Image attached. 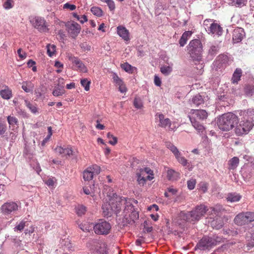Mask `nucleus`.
Instances as JSON below:
<instances>
[{
	"label": "nucleus",
	"instance_id": "f257e3e1",
	"mask_svg": "<svg viewBox=\"0 0 254 254\" xmlns=\"http://www.w3.org/2000/svg\"><path fill=\"white\" fill-rule=\"evenodd\" d=\"M113 196L115 198L110 199L109 203L102 204L104 216L109 217L114 213L120 216L123 210L121 215L123 216L122 222L124 226L134 224L139 218V213L133 205L132 199L125 197H118L116 193H113Z\"/></svg>",
	"mask_w": 254,
	"mask_h": 254
},
{
	"label": "nucleus",
	"instance_id": "f03ea898",
	"mask_svg": "<svg viewBox=\"0 0 254 254\" xmlns=\"http://www.w3.org/2000/svg\"><path fill=\"white\" fill-rule=\"evenodd\" d=\"M240 115L243 117L235 129V133L238 136L246 134L252 129L254 126V109L241 111Z\"/></svg>",
	"mask_w": 254,
	"mask_h": 254
},
{
	"label": "nucleus",
	"instance_id": "7ed1b4c3",
	"mask_svg": "<svg viewBox=\"0 0 254 254\" xmlns=\"http://www.w3.org/2000/svg\"><path fill=\"white\" fill-rule=\"evenodd\" d=\"M207 207L203 204L196 206L193 209L187 212H181L179 217L186 222H193L198 221L206 211Z\"/></svg>",
	"mask_w": 254,
	"mask_h": 254
},
{
	"label": "nucleus",
	"instance_id": "20e7f679",
	"mask_svg": "<svg viewBox=\"0 0 254 254\" xmlns=\"http://www.w3.org/2000/svg\"><path fill=\"white\" fill-rule=\"evenodd\" d=\"M239 123L238 117L232 113H227L221 116L217 120V125L220 129L229 131L236 127Z\"/></svg>",
	"mask_w": 254,
	"mask_h": 254
},
{
	"label": "nucleus",
	"instance_id": "39448f33",
	"mask_svg": "<svg viewBox=\"0 0 254 254\" xmlns=\"http://www.w3.org/2000/svg\"><path fill=\"white\" fill-rule=\"evenodd\" d=\"M208 116V114L204 110H194L190 111L189 115L190 120L192 126L197 130L199 133H203L204 127L199 122L205 120Z\"/></svg>",
	"mask_w": 254,
	"mask_h": 254
},
{
	"label": "nucleus",
	"instance_id": "423d86ee",
	"mask_svg": "<svg viewBox=\"0 0 254 254\" xmlns=\"http://www.w3.org/2000/svg\"><path fill=\"white\" fill-rule=\"evenodd\" d=\"M222 238L217 235L204 236L197 244L195 249L201 251L209 250L221 242Z\"/></svg>",
	"mask_w": 254,
	"mask_h": 254
},
{
	"label": "nucleus",
	"instance_id": "0eeeda50",
	"mask_svg": "<svg viewBox=\"0 0 254 254\" xmlns=\"http://www.w3.org/2000/svg\"><path fill=\"white\" fill-rule=\"evenodd\" d=\"M188 53L191 59L199 62L202 58V45L198 39H194L190 41L188 46Z\"/></svg>",
	"mask_w": 254,
	"mask_h": 254
},
{
	"label": "nucleus",
	"instance_id": "6e6552de",
	"mask_svg": "<svg viewBox=\"0 0 254 254\" xmlns=\"http://www.w3.org/2000/svg\"><path fill=\"white\" fill-rule=\"evenodd\" d=\"M234 223L238 226H243L254 221V212H246L239 213L234 220Z\"/></svg>",
	"mask_w": 254,
	"mask_h": 254
},
{
	"label": "nucleus",
	"instance_id": "1a4fd4ad",
	"mask_svg": "<svg viewBox=\"0 0 254 254\" xmlns=\"http://www.w3.org/2000/svg\"><path fill=\"white\" fill-rule=\"evenodd\" d=\"M111 229V224L104 220H100L93 226L95 233L98 235H107Z\"/></svg>",
	"mask_w": 254,
	"mask_h": 254
},
{
	"label": "nucleus",
	"instance_id": "9d476101",
	"mask_svg": "<svg viewBox=\"0 0 254 254\" xmlns=\"http://www.w3.org/2000/svg\"><path fill=\"white\" fill-rule=\"evenodd\" d=\"M220 206H216L215 207H211V212L216 215L215 217L211 222V225L213 228L219 229L223 226V222L222 218L218 216L219 211L221 209Z\"/></svg>",
	"mask_w": 254,
	"mask_h": 254
},
{
	"label": "nucleus",
	"instance_id": "9b49d317",
	"mask_svg": "<svg viewBox=\"0 0 254 254\" xmlns=\"http://www.w3.org/2000/svg\"><path fill=\"white\" fill-rule=\"evenodd\" d=\"M68 60L73 64L74 69L82 73H87L88 69L83 63L77 57L71 55L68 56Z\"/></svg>",
	"mask_w": 254,
	"mask_h": 254
},
{
	"label": "nucleus",
	"instance_id": "f8f14e48",
	"mask_svg": "<svg viewBox=\"0 0 254 254\" xmlns=\"http://www.w3.org/2000/svg\"><path fill=\"white\" fill-rule=\"evenodd\" d=\"M229 64V58L227 55H220L213 62L212 68L215 70L225 67Z\"/></svg>",
	"mask_w": 254,
	"mask_h": 254
},
{
	"label": "nucleus",
	"instance_id": "ddd939ff",
	"mask_svg": "<svg viewBox=\"0 0 254 254\" xmlns=\"http://www.w3.org/2000/svg\"><path fill=\"white\" fill-rule=\"evenodd\" d=\"M101 171L100 167L97 165H93L88 167L83 172V177L85 181L91 180L94 175H98Z\"/></svg>",
	"mask_w": 254,
	"mask_h": 254
},
{
	"label": "nucleus",
	"instance_id": "4468645a",
	"mask_svg": "<svg viewBox=\"0 0 254 254\" xmlns=\"http://www.w3.org/2000/svg\"><path fill=\"white\" fill-rule=\"evenodd\" d=\"M65 26L70 36L75 39L80 32V25L77 22L72 21L66 24Z\"/></svg>",
	"mask_w": 254,
	"mask_h": 254
},
{
	"label": "nucleus",
	"instance_id": "2eb2a0df",
	"mask_svg": "<svg viewBox=\"0 0 254 254\" xmlns=\"http://www.w3.org/2000/svg\"><path fill=\"white\" fill-rule=\"evenodd\" d=\"M18 209L17 204L13 201H8L1 206V210L4 215L12 214Z\"/></svg>",
	"mask_w": 254,
	"mask_h": 254
},
{
	"label": "nucleus",
	"instance_id": "dca6fc26",
	"mask_svg": "<svg viewBox=\"0 0 254 254\" xmlns=\"http://www.w3.org/2000/svg\"><path fill=\"white\" fill-rule=\"evenodd\" d=\"M33 24L34 27L41 32H47L48 31L46 21L43 17H36L33 21Z\"/></svg>",
	"mask_w": 254,
	"mask_h": 254
},
{
	"label": "nucleus",
	"instance_id": "f3484780",
	"mask_svg": "<svg viewBox=\"0 0 254 254\" xmlns=\"http://www.w3.org/2000/svg\"><path fill=\"white\" fill-rule=\"evenodd\" d=\"M245 36V32L243 28L236 27L232 32V40L234 43H238L242 41Z\"/></svg>",
	"mask_w": 254,
	"mask_h": 254
},
{
	"label": "nucleus",
	"instance_id": "a211bd4d",
	"mask_svg": "<svg viewBox=\"0 0 254 254\" xmlns=\"http://www.w3.org/2000/svg\"><path fill=\"white\" fill-rule=\"evenodd\" d=\"M117 34L125 42L129 41V31L123 25H119L117 27Z\"/></svg>",
	"mask_w": 254,
	"mask_h": 254
},
{
	"label": "nucleus",
	"instance_id": "6ab92c4d",
	"mask_svg": "<svg viewBox=\"0 0 254 254\" xmlns=\"http://www.w3.org/2000/svg\"><path fill=\"white\" fill-rule=\"evenodd\" d=\"M209 30L207 32L209 34L217 36L218 37L221 36L223 33L222 28L218 24L214 22L211 24V26L209 27Z\"/></svg>",
	"mask_w": 254,
	"mask_h": 254
},
{
	"label": "nucleus",
	"instance_id": "aec40b11",
	"mask_svg": "<svg viewBox=\"0 0 254 254\" xmlns=\"http://www.w3.org/2000/svg\"><path fill=\"white\" fill-rule=\"evenodd\" d=\"M156 120H159V126L162 127H166L169 126V127L171 126V121L169 118H165L164 116L162 114H157L156 115Z\"/></svg>",
	"mask_w": 254,
	"mask_h": 254
},
{
	"label": "nucleus",
	"instance_id": "412c9836",
	"mask_svg": "<svg viewBox=\"0 0 254 254\" xmlns=\"http://www.w3.org/2000/svg\"><path fill=\"white\" fill-rule=\"evenodd\" d=\"M242 176L245 181H250L254 176V166H251L247 167L243 173Z\"/></svg>",
	"mask_w": 254,
	"mask_h": 254
},
{
	"label": "nucleus",
	"instance_id": "4be33fe9",
	"mask_svg": "<svg viewBox=\"0 0 254 254\" xmlns=\"http://www.w3.org/2000/svg\"><path fill=\"white\" fill-rule=\"evenodd\" d=\"M0 95L2 99L8 100L12 97V90L8 86H5L0 90Z\"/></svg>",
	"mask_w": 254,
	"mask_h": 254
},
{
	"label": "nucleus",
	"instance_id": "5701e85b",
	"mask_svg": "<svg viewBox=\"0 0 254 254\" xmlns=\"http://www.w3.org/2000/svg\"><path fill=\"white\" fill-rule=\"evenodd\" d=\"M241 198L242 195L236 192L228 193L226 196L227 201L230 202H238Z\"/></svg>",
	"mask_w": 254,
	"mask_h": 254
},
{
	"label": "nucleus",
	"instance_id": "b1692460",
	"mask_svg": "<svg viewBox=\"0 0 254 254\" xmlns=\"http://www.w3.org/2000/svg\"><path fill=\"white\" fill-rule=\"evenodd\" d=\"M164 61L166 62V63L168 64V65H162L160 68V71L164 75H168L170 74L173 70L172 66L173 64L172 63L168 62V59L167 58V60L164 59Z\"/></svg>",
	"mask_w": 254,
	"mask_h": 254
},
{
	"label": "nucleus",
	"instance_id": "393cba45",
	"mask_svg": "<svg viewBox=\"0 0 254 254\" xmlns=\"http://www.w3.org/2000/svg\"><path fill=\"white\" fill-rule=\"evenodd\" d=\"M28 221L27 218H24L19 222H17L13 228L15 232H21L25 226H28Z\"/></svg>",
	"mask_w": 254,
	"mask_h": 254
},
{
	"label": "nucleus",
	"instance_id": "a878e982",
	"mask_svg": "<svg viewBox=\"0 0 254 254\" xmlns=\"http://www.w3.org/2000/svg\"><path fill=\"white\" fill-rule=\"evenodd\" d=\"M191 104L196 107H198L204 104V99L202 95L199 94L194 96L191 99Z\"/></svg>",
	"mask_w": 254,
	"mask_h": 254
},
{
	"label": "nucleus",
	"instance_id": "bb28decb",
	"mask_svg": "<svg viewBox=\"0 0 254 254\" xmlns=\"http://www.w3.org/2000/svg\"><path fill=\"white\" fill-rule=\"evenodd\" d=\"M219 47L218 45H211L208 52V58L209 59H213L219 52Z\"/></svg>",
	"mask_w": 254,
	"mask_h": 254
},
{
	"label": "nucleus",
	"instance_id": "cd10ccee",
	"mask_svg": "<svg viewBox=\"0 0 254 254\" xmlns=\"http://www.w3.org/2000/svg\"><path fill=\"white\" fill-rule=\"evenodd\" d=\"M180 174L179 173L175 171L173 169H169L167 171V179L169 181L177 180L180 178Z\"/></svg>",
	"mask_w": 254,
	"mask_h": 254
},
{
	"label": "nucleus",
	"instance_id": "c85d7f7f",
	"mask_svg": "<svg viewBox=\"0 0 254 254\" xmlns=\"http://www.w3.org/2000/svg\"><path fill=\"white\" fill-rule=\"evenodd\" d=\"M242 74V70L241 68H237L234 72L231 81L233 83L237 84L238 81L240 80Z\"/></svg>",
	"mask_w": 254,
	"mask_h": 254
},
{
	"label": "nucleus",
	"instance_id": "c756f323",
	"mask_svg": "<svg viewBox=\"0 0 254 254\" xmlns=\"http://www.w3.org/2000/svg\"><path fill=\"white\" fill-rule=\"evenodd\" d=\"M244 92L246 97H251L254 95V85L252 84L245 85L244 87Z\"/></svg>",
	"mask_w": 254,
	"mask_h": 254
},
{
	"label": "nucleus",
	"instance_id": "7c9ffc66",
	"mask_svg": "<svg viewBox=\"0 0 254 254\" xmlns=\"http://www.w3.org/2000/svg\"><path fill=\"white\" fill-rule=\"evenodd\" d=\"M191 32L190 31H185L179 40V44L181 47H183L186 44L188 38L191 36Z\"/></svg>",
	"mask_w": 254,
	"mask_h": 254
},
{
	"label": "nucleus",
	"instance_id": "2f4dec72",
	"mask_svg": "<svg viewBox=\"0 0 254 254\" xmlns=\"http://www.w3.org/2000/svg\"><path fill=\"white\" fill-rule=\"evenodd\" d=\"M239 164V159L237 157H234L231 158L228 162V169L231 170H235L238 166Z\"/></svg>",
	"mask_w": 254,
	"mask_h": 254
},
{
	"label": "nucleus",
	"instance_id": "473e14b6",
	"mask_svg": "<svg viewBox=\"0 0 254 254\" xmlns=\"http://www.w3.org/2000/svg\"><path fill=\"white\" fill-rule=\"evenodd\" d=\"M143 176H146L148 180H151L153 179V172L149 168H144L141 169L139 171Z\"/></svg>",
	"mask_w": 254,
	"mask_h": 254
},
{
	"label": "nucleus",
	"instance_id": "72a5a7b5",
	"mask_svg": "<svg viewBox=\"0 0 254 254\" xmlns=\"http://www.w3.org/2000/svg\"><path fill=\"white\" fill-rule=\"evenodd\" d=\"M228 3L233 6L241 7L247 4V0H228Z\"/></svg>",
	"mask_w": 254,
	"mask_h": 254
},
{
	"label": "nucleus",
	"instance_id": "f704fd0d",
	"mask_svg": "<svg viewBox=\"0 0 254 254\" xmlns=\"http://www.w3.org/2000/svg\"><path fill=\"white\" fill-rule=\"evenodd\" d=\"M75 210L78 216H81L85 214L87 211V208L83 205L78 204L75 206Z\"/></svg>",
	"mask_w": 254,
	"mask_h": 254
},
{
	"label": "nucleus",
	"instance_id": "c9c22d12",
	"mask_svg": "<svg viewBox=\"0 0 254 254\" xmlns=\"http://www.w3.org/2000/svg\"><path fill=\"white\" fill-rule=\"evenodd\" d=\"M15 4L14 0H3L2 6L5 10H9L12 8Z\"/></svg>",
	"mask_w": 254,
	"mask_h": 254
},
{
	"label": "nucleus",
	"instance_id": "e433bc0d",
	"mask_svg": "<svg viewBox=\"0 0 254 254\" xmlns=\"http://www.w3.org/2000/svg\"><path fill=\"white\" fill-rule=\"evenodd\" d=\"M166 145V147L174 154L175 157H177L178 155H180L181 153L179 152L177 147L171 142H167Z\"/></svg>",
	"mask_w": 254,
	"mask_h": 254
},
{
	"label": "nucleus",
	"instance_id": "4c0bfd02",
	"mask_svg": "<svg viewBox=\"0 0 254 254\" xmlns=\"http://www.w3.org/2000/svg\"><path fill=\"white\" fill-rule=\"evenodd\" d=\"M121 67L123 69L129 73H132L134 69H135L134 67L131 66L130 64L127 62L121 64Z\"/></svg>",
	"mask_w": 254,
	"mask_h": 254
},
{
	"label": "nucleus",
	"instance_id": "58836bf2",
	"mask_svg": "<svg viewBox=\"0 0 254 254\" xmlns=\"http://www.w3.org/2000/svg\"><path fill=\"white\" fill-rule=\"evenodd\" d=\"M137 182L138 184L143 186L145 183L146 181L148 180L146 178V176H143L139 171V173H137Z\"/></svg>",
	"mask_w": 254,
	"mask_h": 254
},
{
	"label": "nucleus",
	"instance_id": "ea45409f",
	"mask_svg": "<svg viewBox=\"0 0 254 254\" xmlns=\"http://www.w3.org/2000/svg\"><path fill=\"white\" fill-rule=\"evenodd\" d=\"M64 156L68 155V156H71L72 157H75L76 156L75 151H74L70 147H67L66 148H64Z\"/></svg>",
	"mask_w": 254,
	"mask_h": 254
},
{
	"label": "nucleus",
	"instance_id": "a19ab883",
	"mask_svg": "<svg viewBox=\"0 0 254 254\" xmlns=\"http://www.w3.org/2000/svg\"><path fill=\"white\" fill-rule=\"evenodd\" d=\"M7 120L10 126L14 127L18 124L17 119L13 116H8L7 117Z\"/></svg>",
	"mask_w": 254,
	"mask_h": 254
},
{
	"label": "nucleus",
	"instance_id": "79ce46f5",
	"mask_svg": "<svg viewBox=\"0 0 254 254\" xmlns=\"http://www.w3.org/2000/svg\"><path fill=\"white\" fill-rule=\"evenodd\" d=\"M7 130V126L5 122L0 118V135L4 134Z\"/></svg>",
	"mask_w": 254,
	"mask_h": 254
},
{
	"label": "nucleus",
	"instance_id": "37998d69",
	"mask_svg": "<svg viewBox=\"0 0 254 254\" xmlns=\"http://www.w3.org/2000/svg\"><path fill=\"white\" fill-rule=\"evenodd\" d=\"M80 83L82 86L84 88L85 91H88L90 89V80H88L87 78L81 79Z\"/></svg>",
	"mask_w": 254,
	"mask_h": 254
},
{
	"label": "nucleus",
	"instance_id": "c03bdc74",
	"mask_svg": "<svg viewBox=\"0 0 254 254\" xmlns=\"http://www.w3.org/2000/svg\"><path fill=\"white\" fill-rule=\"evenodd\" d=\"M64 93L63 87H58L54 89L52 93L54 96L58 97L62 95Z\"/></svg>",
	"mask_w": 254,
	"mask_h": 254
},
{
	"label": "nucleus",
	"instance_id": "a18cd8bd",
	"mask_svg": "<svg viewBox=\"0 0 254 254\" xmlns=\"http://www.w3.org/2000/svg\"><path fill=\"white\" fill-rule=\"evenodd\" d=\"M91 11L94 15L97 16H101L102 15L103 11L102 9L98 7L93 6L91 7Z\"/></svg>",
	"mask_w": 254,
	"mask_h": 254
},
{
	"label": "nucleus",
	"instance_id": "49530a36",
	"mask_svg": "<svg viewBox=\"0 0 254 254\" xmlns=\"http://www.w3.org/2000/svg\"><path fill=\"white\" fill-rule=\"evenodd\" d=\"M133 106L136 109H141L143 107V102L141 99L135 98L133 101Z\"/></svg>",
	"mask_w": 254,
	"mask_h": 254
},
{
	"label": "nucleus",
	"instance_id": "de8ad7c7",
	"mask_svg": "<svg viewBox=\"0 0 254 254\" xmlns=\"http://www.w3.org/2000/svg\"><path fill=\"white\" fill-rule=\"evenodd\" d=\"M214 22H213V20L210 19H205L204 20L203 27L207 32H208V30H209V27L211 26V24L213 23Z\"/></svg>",
	"mask_w": 254,
	"mask_h": 254
},
{
	"label": "nucleus",
	"instance_id": "09e8293b",
	"mask_svg": "<svg viewBox=\"0 0 254 254\" xmlns=\"http://www.w3.org/2000/svg\"><path fill=\"white\" fill-rule=\"evenodd\" d=\"M56 46L54 45L47 46V53L49 56L52 57L56 52Z\"/></svg>",
	"mask_w": 254,
	"mask_h": 254
},
{
	"label": "nucleus",
	"instance_id": "8fccbe9b",
	"mask_svg": "<svg viewBox=\"0 0 254 254\" xmlns=\"http://www.w3.org/2000/svg\"><path fill=\"white\" fill-rule=\"evenodd\" d=\"M33 86L31 85V83L23 84L22 85V89L27 93L31 92L33 91Z\"/></svg>",
	"mask_w": 254,
	"mask_h": 254
},
{
	"label": "nucleus",
	"instance_id": "3c124183",
	"mask_svg": "<svg viewBox=\"0 0 254 254\" xmlns=\"http://www.w3.org/2000/svg\"><path fill=\"white\" fill-rule=\"evenodd\" d=\"M102 1L106 2L109 8L111 11H113L115 9V4L114 1L113 0H101Z\"/></svg>",
	"mask_w": 254,
	"mask_h": 254
},
{
	"label": "nucleus",
	"instance_id": "603ef678",
	"mask_svg": "<svg viewBox=\"0 0 254 254\" xmlns=\"http://www.w3.org/2000/svg\"><path fill=\"white\" fill-rule=\"evenodd\" d=\"M9 240L13 243L15 246H19L21 243V241L17 236H8Z\"/></svg>",
	"mask_w": 254,
	"mask_h": 254
},
{
	"label": "nucleus",
	"instance_id": "864d4df0",
	"mask_svg": "<svg viewBox=\"0 0 254 254\" xmlns=\"http://www.w3.org/2000/svg\"><path fill=\"white\" fill-rule=\"evenodd\" d=\"M196 185V180L194 179H191L187 181V186L190 190L194 189Z\"/></svg>",
	"mask_w": 254,
	"mask_h": 254
},
{
	"label": "nucleus",
	"instance_id": "5fc2aeb1",
	"mask_svg": "<svg viewBox=\"0 0 254 254\" xmlns=\"http://www.w3.org/2000/svg\"><path fill=\"white\" fill-rule=\"evenodd\" d=\"M178 161L184 166H186L188 164L187 160L184 157L181 156V154L175 157Z\"/></svg>",
	"mask_w": 254,
	"mask_h": 254
},
{
	"label": "nucleus",
	"instance_id": "6e6d98bb",
	"mask_svg": "<svg viewBox=\"0 0 254 254\" xmlns=\"http://www.w3.org/2000/svg\"><path fill=\"white\" fill-rule=\"evenodd\" d=\"M112 78L114 80V82L115 83L116 85L121 84L123 81L118 76L116 73H114L112 75Z\"/></svg>",
	"mask_w": 254,
	"mask_h": 254
},
{
	"label": "nucleus",
	"instance_id": "4d7b16f0",
	"mask_svg": "<svg viewBox=\"0 0 254 254\" xmlns=\"http://www.w3.org/2000/svg\"><path fill=\"white\" fill-rule=\"evenodd\" d=\"M35 166H33V164L32 163H30L31 167L36 171L37 174H39L41 171L40 164L37 162H35Z\"/></svg>",
	"mask_w": 254,
	"mask_h": 254
},
{
	"label": "nucleus",
	"instance_id": "13d9d810",
	"mask_svg": "<svg viewBox=\"0 0 254 254\" xmlns=\"http://www.w3.org/2000/svg\"><path fill=\"white\" fill-rule=\"evenodd\" d=\"M250 235H251L250 238L249 236H247V237L249 239L248 241H249V245L252 247H254V233L250 234Z\"/></svg>",
	"mask_w": 254,
	"mask_h": 254
},
{
	"label": "nucleus",
	"instance_id": "bf43d9fd",
	"mask_svg": "<svg viewBox=\"0 0 254 254\" xmlns=\"http://www.w3.org/2000/svg\"><path fill=\"white\" fill-rule=\"evenodd\" d=\"M117 86H119V90L121 93H126L127 91V88L124 84V82H123L121 84H119Z\"/></svg>",
	"mask_w": 254,
	"mask_h": 254
},
{
	"label": "nucleus",
	"instance_id": "052dcab7",
	"mask_svg": "<svg viewBox=\"0 0 254 254\" xmlns=\"http://www.w3.org/2000/svg\"><path fill=\"white\" fill-rule=\"evenodd\" d=\"M63 8L69 9L70 10H73L76 8V6L74 4H70L67 2L64 5Z\"/></svg>",
	"mask_w": 254,
	"mask_h": 254
},
{
	"label": "nucleus",
	"instance_id": "680f3d73",
	"mask_svg": "<svg viewBox=\"0 0 254 254\" xmlns=\"http://www.w3.org/2000/svg\"><path fill=\"white\" fill-rule=\"evenodd\" d=\"M200 189L202 191L203 193L205 192L208 189V185L207 184L205 183H202L200 184Z\"/></svg>",
	"mask_w": 254,
	"mask_h": 254
},
{
	"label": "nucleus",
	"instance_id": "e2e57ef3",
	"mask_svg": "<svg viewBox=\"0 0 254 254\" xmlns=\"http://www.w3.org/2000/svg\"><path fill=\"white\" fill-rule=\"evenodd\" d=\"M80 48L84 51H90L91 49V47L89 45L87 44L86 43H81L80 45Z\"/></svg>",
	"mask_w": 254,
	"mask_h": 254
},
{
	"label": "nucleus",
	"instance_id": "0e129e2a",
	"mask_svg": "<svg viewBox=\"0 0 254 254\" xmlns=\"http://www.w3.org/2000/svg\"><path fill=\"white\" fill-rule=\"evenodd\" d=\"M17 54L19 58L21 59H24L26 57V54L24 52H23L20 48L17 50Z\"/></svg>",
	"mask_w": 254,
	"mask_h": 254
},
{
	"label": "nucleus",
	"instance_id": "69168bd1",
	"mask_svg": "<svg viewBox=\"0 0 254 254\" xmlns=\"http://www.w3.org/2000/svg\"><path fill=\"white\" fill-rule=\"evenodd\" d=\"M154 84L157 86H160L161 85V80L159 77L156 75L154 76Z\"/></svg>",
	"mask_w": 254,
	"mask_h": 254
},
{
	"label": "nucleus",
	"instance_id": "338daca9",
	"mask_svg": "<svg viewBox=\"0 0 254 254\" xmlns=\"http://www.w3.org/2000/svg\"><path fill=\"white\" fill-rule=\"evenodd\" d=\"M64 148L62 147L61 146H57L55 148V150L56 153H59L61 155H63L64 156Z\"/></svg>",
	"mask_w": 254,
	"mask_h": 254
},
{
	"label": "nucleus",
	"instance_id": "774afa93",
	"mask_svg": "<svg viewBox=\"0 0 254 254\" xmlns=\"http://www.w3.org/2000/svg\"><path fill=\"white\" fill-rule=\"evenodd\" d=\"M58 35L59 36L60 38V40L63 41L64 40L65 36V34L63 30H60L58 31Z\"/></svg>",
	"mask_w": 254,
	"mask_h": 254
}]
</instances>
